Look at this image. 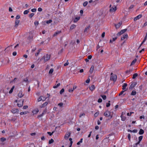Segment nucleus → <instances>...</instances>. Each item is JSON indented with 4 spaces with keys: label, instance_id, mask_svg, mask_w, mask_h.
Segmentation results:
<instances>
[{
    "label": "nucleus",
    "instance_id": "15",
    "mask_svg": "<svg viewBox=\"0 0 147 147\" xmlns=\"http://www.w3.org/2000/svg\"><path fill=\"white\" fill-rule=\"evenodd\" d=\"M128 37V35L127 34H125L123 35V36L121 38V40H123L125 38H127Z\"/></svg>",
    "mask_w": 147,
    "mask_h": 147
},
{
    "label": "nucleus",
    "instance_id": "16",
    "mask_svg": "<svg viewBox=\"0 0 147 147\" xmlns=\"http://www.w3.org/2000/svg\"><path fill=\"white\" fill-rule=\"evenodd\" d=\"M11 111L13 113H15L18 112V110L17 109H12Z\"/></svg>",
    "mask_w": 147,
    "mask_h": 147
},
{
    "label": "nucleus",
    "instance_id": "21",
    "mask_svg": "<svg viewBox=\"0 0 147 147\" xmlns=\"http://www.w3.org/2000/svg\"><path fill=\"white\" fill-rule=\"evenodd\" d=\"M24 100H23L22 102V103H18L17 104V105L18 107H22L23 105V102H24Z\"/></svg>",
    "mask_w": 147,
    "mask_h": 147
},
{
    "label": "nucleus",
    "instance_id": "64",
    "mask_svg": "<svg viewBox=\"0 0 147 147\" xmlns=\"http://www.w3.org/2000/svg\"><path fill=\"white\" fill-rule=\"evenodd\" d=\"M134 7V5H131L129 7V9H131L133 8Z\"/></svg>",
    "mask_w": 147,
    "mask_h": 147
},
{
    "label": "nucleus",
    "instance_id": "6",
    "mask_svg": "<svg viewBox=\"0 0 147 147\" xmlns=\"http://www.w3.org/2000/svg\"><path fill=\"white\" fill-rule=\"evenodd\" d=\"M137 83L136 82H134L132 83L130 86L129 89H132L136 85Z\"/></svg>",
    "mask_w": 147,
    "mask_h": 147
},
{
    "label": "nucleus",
    "instance_id": "10",
    "mask_svg": "<svg viewBox=\"0 0 147 147\" xmlns=\"http://www.w3.org/2000/svg\"><path fill=\"white\" fill-rule=\"evenodd\" d=\"M142 16V15L141 14H140L138 16H137L134 19V21H136L137 20H138L140 18H141Z\"/></svg>",
    "mask_w": 147,
    "mask_h": 147
},
{
    "label": "nucleus",
    "instance_id": "4",
    "mask_svg": "<svg viewBox=\"0 0 147 147\" xmlns=\"http://www.w3.org/2000/svg\"><path fill=\"white\" fill-rule=\"evenodd\" d=\"M117 79V76L116 75L111 76L110 78V80H113L114 82L116 81Z\"/></svg>",
    "mask_w": 147,
    "mask_h": 147
},
{
    "label": "nucleus",
    "instance_id": "53",
    "mask_svg": "<svg viewBox=\"0 0 147 147\" xmlns=\"http://www.w3.org/2000/svg\"><path fill=\"white\" fill-rule=\"evenodd\" d=\"M20 18V16L19 15H17L16 18V20H18V19H19Z\"/></svg>",
    "mask_w": 147,
    "mask_h": 147
},
{
    "label": "nucleus",
    "instance_id": "27",
    "mask_svg": "<svg viewBox=\"0 0 147 147\" xmlns=\"http://www.w3.org/2000/svg\"><path fill=\"white\" fill-rule=\"evenodd\" d=\"M133 71V69H130L129 70H127L126 71L125 73L126 74H129L131 72Z\"/></svg>",
    "mask_w": 147,
    "mask_h": 147
},
{
    "label": "nucleus",
    "instance_id": "60",
    "mask_svg": "<svg viewBox=\"0 0 147 147\" xmlns=\"http://www.w3.org/2000/svg\"><path fill=\"white\" fill-rule=\"evenodd\" d=\"M110 105V104L109 103H107L106 104V107H109Z\"/></svg>",
    "mask_w": 147,
    "mask_h": 147
},
{
    "label": "nucleus",
    "instance_id": "46",
    "mask_svg": "<svg viewBox=\"0 0 147 147\" xmlns=\"http://www.w3.org/2000/svg\"><path fill=\"white\" fill-rule=\"evenodd\" d=\"M34 24L35 26H37L38 24V21H35L34 22Z\"/></svg>",
    "mask_w": 147,
    "mask_h": 147
},
{
    "label": "nucleus",
    "instance_id": "57",
    "mask_svg": "<svg viewBox=\"0 0 147 147\" xmlns=\"http://www.w3.org/2000/svg\"><path fill=\"white\" fill-rule=\"evenodd\" d=\"M102 101V100L101 98H99L98 101V102H101Z\"/></svg>",
    "mask_w": 147,
    "mask_h": 147
},
{
    "label": "nucleus",
    "instance_id": "50",
    "mask_svg": "<svg viewBox=\"0 0 147 147\" xmlns=\"http://www.w3.org/2000/svg\"><path fill=\"white\" fill-rule=\"evenodd\" d=\"M126 90H122L121 92L119 94V96H120L122 94H123V93H124V92Z\"/></svg>",
    "mask_w": 147,
    "mask_h": 147
},
{
    "label": "nucleus",
    "instance_id": "38",
    "mask_svg": "<svg viewBox=\"0 0 147 147\" xmlns=\"http://www.w3.org/2000/svg\"><path fill=\"white\" fill-rule=\"evenodd\" d=\"M54 142V140L53 139H51L50 140L49 142V144H51L53 143Z\"/></svg>",
    "mask_w": 147,
    "mask_h": 147
},
{
    "label": "nucleus",
    "instance_id": "17",
    "mask_svg": "<svg viewBox=\"0 0 147 147\" xmlns=\"http://www.w3.org/2000/svg\"><path fill=\"white\" fill-rule=\"evenodd\" d=\"M24 82H25L27 83L28 82V78H26L24 79L22 81V83Z\"/></svg>",
    "mask_w": 147,
    "mask_h": 147
},
{
    "label": "nucleus",
    "instance_id": "13",
    "mask_svg": "<svg viewBox=\"0 0 147 147\" xmlns=\"http://www.w3.org/2000/svg\"><path fill=\"white\" fill-rule=\"evenodd\" d=\"M61 31H57L56 32H55L54 34L53 35V36H57L58 34H59L60 33H61Z\"/></svg>",
    "mask_w": 147,
    "mask_h": 147
},
{
    "label": "nucleus",
    "instance_id": "52",
    "mask_svg": "<svg viewBox=\"0 0 147 147\" xmlns=\"http://www.w3.org/2000/svg\"><path fill=\"white\" fill-rule=\"evenodd\" d=\"M73 90L72 88L69 89L68 90V91L69 92H72L73 91Z\"/></svg>",
    "mask_w": 147,
    "mask_h": 147
},
{
    "label": "nucleus",
    "instance_id": "20",
    "mask_svg": "<svg viewBox=\"0 0 147 147\" xmlns=\"http://www.w3.org/2000/svg\"><path fill=\"white\" fill-rule=\"evenodd\" d=\"M80 17H76L74 20V22H76L80 19Z\"/></svg>",
    "mask_w": 147,
    "mask_h": 147
},
{
    "label": "nucleus",
    "instance_id": "22",
    "mask_svg": "<svg viewBox=\"0 0 147 147\" xmlns=\"http://www.w3.org/2000/svg\"><path fill=\"white\" fill-rule=\"evenodd\" d=\"M127 84L126 83H124L123 84V85L122 87V89L123 90H124L125 89L126 87L127 86Z\"/></svg>",
    "mask_w": 147,
    "mask_h": 147
},
{
    "label": "nucleus",
    "instance_id": "5",
    "mask_svg": "<svg viewBox=\"0 0 147 147\" xmlns=\"http://www.w3.org/2000/svg\"><path fill=\"white\" fill-rule=\"evenodd\" d=\"M20 20H16L15 22V24L14 26L15 28H17L20 22Z\"/></svg>",
    "mask_w": 147,
    "mask_h": 147
},
{
    "label": "nucleus",
    "instance_id": "32",
    "mask_svg": "<svg viewBox=\"0 0 147 147\" xmlns=\"http://www.w3.org/2000/svg\"><path fill=\"white\" fill-rule=\"evenodd\" d=\"M136 91L134 90L131 92V95H135L136 94Z\"/></svg>",
    "mask_w": 147,
    "mask_h": 147
},
{
    "label": "nucleus",
    "instance_id": "61",
    "mask_svg": "<svg viewBox=\"0 0 147 147\" xmlns=\"http://www.w3.org/2000/svg\"><path fill=\"white\" fill-rule=\"evenodd\" d=\"M105 32H103L102 33L101 35V36L102 38H103L104 37L105 35Z\"/></svg>",
    "mask_w": 147,
    "mask_h": 147
},
{
    "label": "nucleus",
    "instance_id": "7",
    "mask_svg": "<svg viewBox=\"0 0 147 147\" xmlns=\"http://www.w3.org/2000/svg\"><path fill=\"white\" fill-rule=\"evenodd\" d=\"M33 38V36L32 34H30L27 38V39L29 40V41L30 42L32 41Z\"/></svg>",
    "mask_w": 147,
    "mask_h": 147
},
{
    "label": "nucleus",
    "instance_id": "37",
    "mask_svg": "<svg viewBox=\"0 0 147 147\" xmlns=\"http://www.w3.org/2000/svg\"><path fill=\"white\" fill-rule=\"evenodd\" d=\"M34 14V13H33L30 14L29 16V18H31L33 16Z\"/></svg>",
    "mask_w": 147,
    "mask_h": 147
},
{
    "label": "nucleus",
    "instance_id": "39",
    "mask_svg": "<svg viewBox=\"0 0 147 147\" xmlns=\"http://www.w3.org/2000/svg\"><path fill=\"white\" fill-rule=\"evenodd\" d=\"M0 140L1 142H3L6 140V138L3 137L0 138Z\"/></svg>",
    "mask_w": 147,
    "mask_h": 147
},
{
    "label": "nucleus",
    "instance_id": "51",
    "mask_svg": "<svg viewBox=\"0 0 147 147\" xmlns=\"http://www.w3.org/2000/svg\"><path fill=\"white\" fill-rule=\"evenodd\" d=\"M127 137H128V139L130 141V138H131V135L129 134H128V136H127Z\"/></svg>",
    "mask_w": 147,
    "mask_h": 147
},
{
    "label": "nucleus",
    "instance_id": "33",
    "mask_svg": "<svg viewBox=\"0 0 147 147\" xmlns=\"http://www.w3.org/2000/svg\"><path fill=\"white\" fill-rule=\"evenodd\" d=\"M54 71L53 69V68H51L50 69L49 71V74H51L53 73Z\"/></svg>",
    "mask_w": 147,
    "mask_h": 147
},
{
    "label": "nucleus",
    "instance_id": "25",
    "mask_svg": "<svg viewBox=\"0 0 147 147\" xmlns=\"http://www.w3.org/2000/svg\"><path fill=\"white\" fill-rule=\"evenodd\" d=\"M76 27V26L75 24H72L70 27V30H72L73 29H74Z\"/></svg>",
    "mask_w": 147,
    "mask_h": 147
},
{
    "label": "nucleus",
    "instance_id": "29",
    "mask_svg": "<svg viewBox=\"0 0 147 147\" xmlns=\"http://www.w3.org/2000/svg\"><path fill=\"white\" fill-rule=\"evenodd\" d=\"M94 66H92L90 68V71H89V72L90 73H92L93 71V70L94 69Z\"/></svg>",
    "mask_w": 147,
    "mask_h": 147
},
{
    "label": "nucleus",
    "instance_id": "35",
    "mask_svg": "<svg viewBox=\"0 0 147 147\" xmlns=\"http://www.w3.org/2000/svg\"><path fill=\"white\" fill-rule=\"evenodd\" d=\"M60 85V84L59 83L56 86H53V88H56L58 87Z\"/></svg>",
    "mask_w": 147,
    "mask_h": 147
},
{
    "label": "nucleus",
    "instance_id": "34",
    "mask_svg": "<svg viewBox=\"0 0 147 147\" xmlns=\"http://www.w3.org/2000/svg\"><path fill=\"white\" fill-rule=\"evenodd\" d=\"M28 112L27 111H24V112H22L20 113V114L21 115H22L24 114H27Z\"/></svg>",
    "mask_w": 147,
    "mask_h": 147
},
{
    "label": "nucleus",
    "instance_id": "9",
    "mask_svg": "<svg viewBox=\"0 0 147 147\" xmlns=\"http://www.w3.org/2000/svg\"><path fill=\"white\" fill-rule=\"evenodd\" d=\"M42 97V96H40L39 98H38L37 100L38 102H39L41 100L44 101L46 99V98H44V99H42V98H41Z\"/></svg>",
    "mask_w": 147,
    "mask_h": 147
},
{
    "label": "nucleus",
    "instance_id": "63",
    "mask_svg": "<svg viewBox=\"0 0 147 147\" xmlns=\"http://www.w3.org/2000/svg\"><path fill=\"white\" fill-rule=\"evenodd\" d=\"M28 106L27 105H25L23 107V108L24 109H26L28 108Z\"/></svg>",
    "mask_w": 147,
    "mask_h": 147
},
{
    "label": "nucleus",
    "instance_id": "56",
    "mask_svg": "<svg viewBox=\"0 0 147 147\" xmlns=\"http://www.w3.org/2000/svg\"><path fill=\"white\" fill-rule=\"evenodd\" d=\"M58 105L60 106V107H62L63 105V103L62 102H61L58 104Z\"/></svg>",
    "mask_w": 147,
    "mask_h": 147
},
{
    "label": "nucleus",
    "instance_id": "8",
    "mask_svg": "<svg viewBox=\"0 0 147 147\" xmlns=\"http://www.w3.org/2000/svg\"><path fill=\"white\" fill-rule=\"evenodd\" d=\"M116 10V7L115 6L114 7H111L110 9V11L111 12H113L115 11Z\"/></svg>",
    "mask_w": 147,
    "mask_h": 147
},
{
    "label": "nucleus",
    "instance_id": "55",
    "mask_svg": "<svg viewBox=\"0 0 147 147\" xmlns=\"http://www.w3.org/2000/svg\"><path fill=\"white\" fill-rule=\"evenodd\" d=\"M85 115V114L84 113H81L79 116L80 117H81L82 116H84Z\"/></svg>",
    "mask_w": 147,
    "mask_h": 147
},
{
    "label": "nucleus",
    "instance_id": "28",
    "mask_svg": "<svg viewBox=\"0 0 147 147\" xmlns=\"http://www.w3.org/2000/svg\"><path fill=\"white\" fill-rule=\"evenodd\" d=\"M15 88V86H12V88L10 90L9 92V93L11 94L13 91V90Z\"/></svg>",
    "mask_w": 147,
    "mask_h": 147
},
{
    "label": "nucleus",
    "instance_id": "58",
    "mask_svg": "<svg viewBox=\"0 0 147 147\" xmlns=\"http://www.w3.org/2000/svg\"><path fill=\"white\" fill-rule=\"evenodd\" d=\"M146 39H147L144 38V40H143V42H142L141 44V45H142L143 44V43L146 41Z\"/></svg>",
    "mask_w": 147,
    "mask_h": 147
},
{
    "label": "nucleus",
    "instance_id": "1",
    "mask_svg": "<svg viewBox=\"0 0 147 147\" xmlns=\"http://www.w3.org/2000/svg\"><path fill=\"white\" fill-rule=\"evenodd\" d=\"M51 55L47 54L46 55H44L41 58V60L44 59V62H45L48 61L50 58Z\"/></svg>",
    "mask_w": 147,
    "mask_h": 147
},
{
    "label": "nucleus",
    "instance_id": "44",
    "mask_svg": "<svg viewBox=\"0 0 147 147\" xmlns=\"http://www.w3.org/2000/svg\"><path fill=\"white\" fill-rule=\"evenodd\" d=\"M31 11L33 12H35L36 11V8H33L31 10Z\"/></svg>",
    "mask_w": 147,
    "mask_h": 147
},
{
    "label": "nucleus",
    "instance_id": "18",
    "mask_svg": "<svg viewBox=\"0 0 147 147\" xmlns=\"http://www.w3.org/2000/svg\"><path fill=\"white\" fill-rule=\"evenodd\" d=\"M48 103L47 102H46L44 103L43 104H42L41 106L40 107L41 108H43L45 107L47 105Z\"/></svg>",
    "mask_w": 147,
    "mask_h": 147
},
{
    "label": "nucleus",
    "instance_id": "24",
    "mask_svg": "<svg viewBox=\"0 0 147 147\" xmlns=\"http://www.w3.org/2000/svg\"><path fill=\"white\" fill-rule=\"evenodd\" d=\"M144 131L142 129H140L139 134L140 135H142L144 133Z\"/></svg>",
    "mask_w": 147,
    "mask_h": 147
},
{
    "label": "nucleus",
    "instance_id": "26",
    "mask_svg": "<svg viewBox=\"0 0 147 147\" xmlns=\"http://www.w3.org/2000/svg\"><path fill=\"white\" fill-rule=\"evenodd\" d=\"M137 59H135L132 62L130 65H134L136 62V61Z\"/></svg>",
    "mask_w": 147,
    "mask_h": 147
},
{
    "label": "nucleus",
    "instance_id": "14",
    "mask_svg": "<svg viewBox=\"0 0 147 147\" xmlns=\"http://www.w3.org/2000/svg\"><path fill=\"white\" fill-rule=\"evenodd\" d=\"M24 95V94H22V91H20L18 94V96L20 98H22Z\"/></svg>",
    "mask_w": 147,
    "mask_h": 147
},
{
    "label": "nucleus",
    "instance_id": "31",
    "mask_svg": "<svg viewBox=\"0 0 147 147\" xmlns=\"http://www.w3.org/2000/svg\"><path fill=\"white\" fill-rule=\"evenodd\" d=\"M117 39V37L113 38L112 39V40H111L110 41V43H112L113 42L115 41Z\"/></svg>",
    "mask_w": 147,
    "mask_h": 147
},
{
    "label": "nucleus",
    "instance_id": "62",
    "mask_svg": "<svg viewBox=\"0 0 147 147\" xmlns=\"http://www.w3.org/2000/svg\"><path fill=\"white\" fill-rule=\"evenodd\" d=\"M38 11H42V9L41 7H39L38 9Z\"/></svg>",
    "mask_w": 147,
    "mask_h": 147
},
{
    "label": "nucleus",
    "instance_id": "12",
    "mask_svg": "<svg viewBox=\"0 0 147 147\" xmlns=\"http://www.w3.org/2000/svg\"><path fill=\"white\" fill-rule=\"evenodd\" d=\"M121 24L122 23L121 22H119L117 24H115V25L116 27V28L118 29L120 27Z\"/></svg>",
    "mask_w": 147,
    "mask_h": 147
},
{
    "label": "nucleus",
    "instance_id": "48",
    "mask_svg": "<svg viewBox=\"0 0 147 147\" xmlns=\"http://www.w3.org/2000/svg\"><path fill=\"white\" fill-rule=\"evenodd\" d=\"M54 131H53L52 133H51V132H48L47 133L50 136H51L54 133Z\"/></svg>",
    "mask_w": 147,
    "mask_h": 147
},
{
    "label": "nucleus",
    "instance_id": "45",
    "mask_svg": "<svg viewBox=\"0 0 147 147\" xmlns=\"http://www.w3.org/2000/svg\"><path fill=\"white\" fill-rule=\"evenodd\" d=\"M98 114L99 113L98 112H97L94 114V116L95 117H96L98 116Z\"/></svg>",
    "mask_w": 147,
    "mask_h": 147
},
{
    "label": "nucleus",
    "instance_id": "11",
    "mask_svg": "<svg viewBox=\"0 0 147 147\" xmlns=\"http://www.w3.org/2000/svg\"><path fill=\"white\" fill-rule=\"evenodd\" d=\"M71 134V132H69V134H66L64 136V138L66 140L68 139L69 137L70 136V135Z\"/></svg>",
    "mask_w": 147,
    "mask_h": 147
},
{
    "label": "nucleus",
    "instance_id": "23",
    "mask_svg": "<svg viewBox=\"0 0 147 147\" xmlns=\"http://www.w3.org/2000/svg\"><path fill=\"white\" fill-rule=\"evenodd\" d=\"M89 88H90V89L91 91H92L93 90H94V89L95 88V86L94 85H92Z\"/></svg>",
    "mask_w": 147,
    "mask_h": 147
},
{
    "label": "nucleus",
    "instance_id": "36",
    "mask_svg": "<svg viewBox=\"0 0 147 147\" xmlns=\"http://www.w3.org/2000/svg\"><path fill=\"white\" fill-rule=\"evenodd\" d=\"M90 27V25H89L86 28H85V29L84 30V32H86L87 30L89 29Z\"/></svg>",
    "mask_w": 147,
    "mask_h": 147
},
{
    "label": "nucleus",
    "instance_id": "42",
    "mask_svg": "<svg viewBox=\"0 0 147 147\" xmlns=\"http://www.w3.org/2000/svg\"><path fill=\"white\" fill-rule=\"evenodd\" d=\"M101 97L103 100H105L107 98L106 96L104 95L101 96Z\"/></svg>",
    "mask_w": 147,
    "mask_h": 147
},
{
    "label": "nucleus",
    "instance_id": "49",
    "mask_svg": "<svg viewBox=\"0 0 147 147\" xmlns=\"http://www.w3.org/2000/svg\"><path fill=\"white\" fill-rule=\"evenodd\" d=\"M143 138V136H140L138 138L139 140L140 141H141V140H142V139Z\"/></svg>",
    "mask_w": 147,
    "mask_h": 147
},
{
    "label": "nucleus",
    "instance_id": "47",
    "mask_svg": "<svg viewBox=\"0 0 147 147\" xmlns=\"http://www.w3.org/2000/svg\"><path fill=\"white\" fill-rule=\"evenodd\" d=\"M88 3V2L87 1H85L83 3V5L84 6H86Z\"/></svg>",
    "mask_w": 147,
    "mask_h": 147
},
{
    "label": "nucleus",
    "instance_id": "59",
    "mask_svg": "<svg viewBox=\"0 0 147 147\" xmlns=\"http://www.w3.org/2000/svg\"><path fill=\"white\" fill-rule=\"evenodd\" d=\"M92 58V56L91 55H89L88 57V59H91Z\"/></svg>",
    "mask_w": 147,
    "mask_h": 147
},
{
    "label": "nucleus",
    "instance_id": "40",
    "mask_svg": "<svg viewBox=\"0 0 147 147\" xmlns=\"http://www.w3.org/2000/svg\"><path fill=\"white\" fill-rule=\"evenodd\" d=\"M29 12V9L25 10L24 12V14H28Z\"/></svg>",
    "mask_w": 147,
    "mask_h": 147
},
{
    "label": "nucleus",
    "instance_id": "41",
    "mask_svg": "<svg viewBox=\"0 0 147 147\" xmlns=\"http://www.w3.org/2000/svg\"><path fill=\"white\" fill-rule=\"evenodd\" d=\"M52 22V21L51 20H47L46 21V23L47 24H49L51 23Z\"/></svg>",
    "mask_w": 147,
    "mask_h": 147
},
{
    "label": "nucleus",
    "instance_id": "2",
    "mask_svg": "<svg viewBox=\"0 0 147 147\" xmlns=\"http://www.w3.org/2000/svg\"><path fill=\"white\" fill-rule=\"evenodd\" d=\"M104 115L106 117H110V118H111L113 117L112 115L111 114V112L108 111H107L105 112L104 113Z\"/></svg>",
    "mask_w": 147,
    "mask_h": 147
},
{
    "label": "nucleus",
    "instance_id": "30",
    "mask_svg": "<svg viewBox=\"0 0 147 147\" xmlns=\"http://www.w3.org/2000/svg\"><path fill=\"white\" fill-rule=\"evenodd\" d=\"M138 76V74L137 73H135L133 75L132 78L134 79L136 78Z\"/></svg>",
    "mask_w": 147,
    "mask_h": 147
},
{
    "label": "nucleus",
    "instance_id": "43",
    "mask_svg": "<svg viewBox=\"0 0 147 147\" xmlns=\"http://www.w3.org/2000/svg\"><path fill=\"white\" fill-rule=\"evenodd\" d=\"M64 90L63 88H62L60 92V94H62L64 92Z\"/></svg>",
    "mask_w": 147,
    "mask_h": 147
},
{
    "label": "nucleus",
    "instance_id": "54",
    "mask_svg": "<svg viewBox=\"0 0 147 147\" xmlns=\"http://www.w3.org/2000/svg\"><path fill=\"white\" fill-rule=\"evenodd\" d=\"M69 63L68 61V60H67L66 63H65V64H64V66H66L67 65L69 64Z\"/></svg>",
    "mask_w": 147,
    "mask_h": 147
},
{
    "label": "nucleus",
    "instance_id": "19",
    "mask_svg": "<svg viewBox=\"0 0 147 147\" xmlns=\"http://www.w3.org/2000/svg\"><path fill=\"white\" fill-rule=\"evenodd\" d=\"M121 120L123 121H124L125 120L126 117L125 116H123V115H121Z\"/></svg>",
    "mask_w": 147,
    "mask_h": 147
},
{
    "label": "nucleus",
    "instance_id": "3",
    "mask_svg": "<svg viewBox=\"0 0 147 147\" xmlns=\"http://www.w3.org/2000/svg\"><path fill=\"white\" fill-rule=\"evenodd\" d=\"M127 30V29H125L121 30L119 32H118L117 35V36H120L121 35L125 33Z\"/></svg>",
    "mask_w": 147,
    "mask_h": 147
}]
</instances>
